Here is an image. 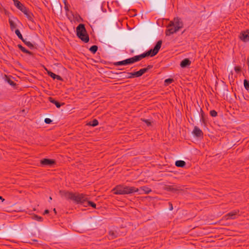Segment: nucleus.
<instances>
[{"label":"nucleus","instance_id":"1","mask_svg":"<svg viewBox=\"0 0 249 249\" xmlns=\"http://www.w3.org/2000/svg\"><path fill=\"white\" fill-rule=\"evenodd\" d=\"M61 197L67 200H71L76 204H84L88 200V196L84 194L78 192L72 193L65 190L59 191Z\"/></svg>","mask_w":249,"mask_h":249},{"label":"nucleus","instance_id":"2","mask_svg":"<svg viewBox=\"0 0 249 249\" xmlns=\"http://www.w3.org/2000/svg\"><path fill=\"white\" fill-rule=\"evenodd\" d=\"M161 44L162 41L159 40L157 42L153 49H151L146 53L124 60L125 65L131 64L136 62L139 61L146 56H150L152 57L155 56L159 52L161 47Z\"/></svg>","mask_w":249,"mask_h":249},{"label":"nucleus","instance_id":"3","mask_svg":"<svg viewBox=\"0 0 249 249\" xmlns=\"http://www.w3.org/2000/svg\"><path fill=\"white\" fill-rule=\"evenodd\" d=\"M183 27V24L181 19L178 18H175L168 25L167 29L165 31V35L167 36H169L178 31Z\"/></svg>","mask_w":249,"mask_h":249},{"label":"nucleus","instance_id":"4","mask_svg":"<svg viewBox=\"0 0 249 249\" xmlns=\"http://www.w3.org/2000/svg\"><path fill=\"white\" fill-rule=\"evenodd\" d=\"M115 195H128L138 192L139 189L134 187H130L124 185H117L112 191Z\"/></svg>","mask_w":249,"mask_h":249},{"label":"nucleus","instance_id":"5","mask_svg":"<svg viewBox=\"0 0 249 249\" xmlns=\"http://www.w3.org/2000/svg\"><path fill=\"white\" fill-rule=\"evenodd\" d=\"M76 35L83 41L87 43L89 41V37L87 33L85 25L80 24L76 28Z\"/></svg>","mask_w":249,"mask_h":249},{"label":"nucleus","instance_id":"6","mask_svg":"<svg viewBox=\"0 0 249 249\" xmlns=\"http://www.w3.org/2000/svg\"><path fill=\"white\" fill-rule=\"evenodd\" d=\"M8 21L12 31H14L16 28L17 26V22H19V20L15 17L10 18Z\"/></svg>","mask_w":249,"mask_h":249},{"label":"nucleus","instance_id":"7","mask_svg":"<svg viewBox=\"0 0 249 249\" xmlns=\"http://www.w3.org/2000/svg\"><path fill=\"white\" fill-rule=\"evenodd\" d=\"M55 160L53 159H43L40 160V164L42 166H51L54 164Z\"/></svg>","mask_w":249,"mask_h":249},{"label":"nucleus","instance_id":"8","mask_svg":"<svg viewBox=\"0 0 249 249\" xmlns=\"http://www.w3.org/2000/svg\"><path fill=\"white\" fill-rule=\"evenodd\" d=\"M22 12L24 13V14L26 16V18L29 21L33 23L34 22V15L33 13L29 10L28 9L26 8L25 10H24Z\"/></svg>","mask_w":249,"mask_h":249},{"label":"nucleus","instance_id":"9","mask_svg":"<svg viewBox=\"0 0 249 249\" xmlns=\"http://www.w3.org/2000/svg\"><path fill=\"white\" fill-rule=\"evenodd\" d=\"M239 213L238 210L232 211L225 215L226 219L227 220L230 219H234L236 218V216Z\"/></svg>","mask_w":249,"mask_h":249},{"label":"nucleus","instance_id":"10","mask_svg":"<svg viewBox=\"0 0 249 249\" xmlns=\"http://www.w3.org/2000/svg\"><path fill=\"white\" fill-rule=\"evenodd\" d=\"M240 38L244 42L249 40V31L242 32L240 33Z\"/></svg>","mask_w":249,"mask_h":249},{"label":"nucleus","instance_id":"11","mask_svg":"<svg viewBox=\"0 0 249 249\" xmlns=\"http://www.w3.org/2000/svg\"><path fill=\"white\" fill-rule=\"evenodd\" d=\"M45 70L47 72V74L50 76H51L52 78H53V79H56L59 81L63 80L62 78L60 76L54 74V73L52 72V71H48L47 69H45Z\"/></svg>","mask_w":249,"mask_h":249},{"label":"nucleus","instance_id":"12","mask_svg":"<svg viewBox=\"0 0 249 249\" xmlns=\"http://www.w3.org/2000/svg\"><path fill=\"white\" fill-rule=\"evenodd\" d=\"M14 2L15 5L17 8L22 12L26 8L18 0H13Z\"/></svg>","mask_w":249,"mask_h":249},{"label":"nucleus","instance_id":"13","mask_svg":"<svg viewBox=\"0 0 249 249\" xmlns=\"http://www.w3.org/2000/svg\"><path fill=\"white\" fill-rule=\"evenodd\" d=\"M191 64V61L188 58L183 59L180 64L181 68H186L189 66Z\"/></svg>","mask_w":249,"mask_h":249},{"label":"nucleus","instance_id":"14","mask_svg":"<svg viewBox=\"0 0 249 249\" xmlns=\"http://www.w3.org/2000/svg\"><path fill=\"white\" fill-rule=\"evenodd\" d=\"M193 133L197 137L202 136L203 132L197 126H196L193 130Z\"/></svg>","mask_w":249,"mask_h":249},{"label":"nucleus","instance_id":"15","mask_svg":"<svg viewBox=\"0 0 249 249\" xmlns=\"http://www.w3.org/2000/svg\"><path fill=\"white\" fill-rule=\"evenodd\" d=\"M175 165L177 167H183L186 165V162L183 160H177L175 162Z\"/></svg>","mask_w":249,"mask_h":249},{"label":"nucleus","instance_id":"16","mask_svg":"<svg viewBox=\"0 0 249 249\" xmlns=\"http://www.w3.org/2000/svg\"><path fill=\"white\" fill-rule=\"evenodd\" d=\"M18 48L23 53L29 54V55H32V53L26 50L24 47H23L21 45L18 44Z\"/></svg>","mask_w":249,"mask_h":249},{"label":"nucleus","instance_id":"17","mask_svg":"<svg viewBox=\"0 0 249 249\" xmlns=\"http://www.w3.org/2000/svg\"><path fill=\"white\" fill-rule=\"evenodd\" d=\"M49 100L51 103L54 104L57 108H59L61 106V104L59 102L55 100L52 97H49Z\"/></svg>","mask_w":249,"mask_h":249},{"label":"nucleus","instance_id":"18","mask_svg":"<svg viewBox=\"0 0 249 249\" xmlns=\"http://www.w3.org/2000/svg\"><path fill=\"white\" fill-rule=\"evenodd\" d=\"M136 77H139L141 76L142 74L145 73V70H143L142 69L140 70L139 71L134 72Z\"/></svg>","mask_w":249,"mask_h":249},{"label":"nucleus","instance_id":"19","mask_svg":"<svg viewBox=\"0 0 249 249\" xmlns=\"http://www.w3.org/2000/svg\"><path fill=\"white\" fill-rule=\"evenodd\" d=\"M140 189L142 191H143L145 194H149L151 191V189L146 186H142L140 188Z\"/></svg>","mask_w":249,"mask_h":249},{"label":"nucleus","instance_id":"20","mask_svg":"<svg viewBox=\"0 0 249 249\" xmlns=\"http://www.w3.org/2000/svg\"><path fill=\"white\" fill-rule=\"evenodd\" d=\"M98 124V121L96 119H94L91 121L89 122L87 125L92 126H96Z\"/></svg>","mask_w":249,"mask_h":249},{"label":"nucleus","instance_id":"21","mask_svg":"<svg viewBox=\"0 0 249 249\" xmlns=\"http://www.w3.org/2000/svg\"><path fill=\"white\" fill-rule=\"evenodd\" d=\"M109 236L110 239H114V238L117 237V233L116 232L113 231H109Z\"/></svg>","mask_w":249,"mask_h":249},{"label":"nucleus","instance_id":"22","mask_svg":"<svg viewBox=\"0 0 249 249\" xmlns=\"http://www.w3.org/2000/svg\"><path fill=\"white\" fill-rule=\"evenodd\" d=\"M5 81H7L11 86H15L16 85V83L12 80L9 77L5 75Z\"/></svg>","mask_w":249,"mask_h":249},{"label":"nucleus","instance_id":"23","mask_svg":"<svg viewBox=\"0 0 249 249\" xmlns=\"http://www.w3.org/2000/svg\"><path fill=\"white\" fill-rule=\"evenodd\" d=\"M180 190L181 189L179 187H174V186H169L168 188V190L171 191L172 192H175Z\"/></svg>","mask_w":249,"mask_h":249},{"label":"nucleus","instance_id":"24","mask_svg":"<svg viewBox=\"0 0 249 249\" xmlns=\"http://www.w3.org/2000/svg\"><path fill=\"white\" fill-rule=\"evenodd\" d=\"M22 41L25 43V44H26L30 49H32L34 48V45L31 42L26 41L24 39H23V40H22Z\"/></svg>","mask_w":249,"mask_h":249},{"label":"nucleus","instance_id":"25","mask_svg":"<svg viewBox=\"0 0 249 249\" xmlns=\"http://www.w3.org/2000/svg\"><path fill=\"white\" fill-rule=\"evenodd\" d=\"M98 50V47L96 45H93L89 48V51L93 53H95Z\"/></svg>","mask_w":249,"mask_h":249},{"label":"nucleus","instance_id":"26","mask_svg":"<svg viewBox=\"0 0 249 249\" xmlns=\"http://www.w3.org/2000/svg\"><path fill=\"white\" fill-rule=\"evenodd\" d=\"M15 34L19 39H20L21 40H23L24 38H23V36L18 29H16L15 30Z\"/></svg>","mask_w":249,"mask_h":249},{"label":"nucleus","instance_id":"27","mask_svg":"<svg viewBox=\"0 0 249 249\" xmlns=\"http://www.w3.org/2000/svg\"><path fill=\"white\" fill-rule=\"evenodd\" d=\"M127 74L126 76H125V77L127 78H132L135 77V72H127L126 73Z\"/></svg>","mask_w":249,"mask_h":249},{"label":"nucleus","instance_id":"28","mask_svg":"<svg viewBox=\"0 0 249 249\" xmlns=\"http://www.w3.org/2000/svg\"><path fill=\"white\" fill-rule=\"evenodd\" d=\"M244 85L245 88L247 90H249V81L245 79L244 81Z\"/></svg>","mask_w":249,"mask_h":249},{"label":"nucleus","instance_id":"29","mask_svg":"<svg viewBox=\"0 0 249 249\" xmlns=\"http://www.w3.org/2000/svg\"><path fill=\"white\" fill-rule=\"evenodd\" d=\"M141 120L144 122L146 125L148 126H149L151 125V121L150 120H149V119H141Z\"/></svg>","mask_w":249,"mask_h":249},{"label":"nucleus","instance_id":"30","mask_svg":"<svg viewBox=\"0 0 249 249\" xmlns=\"http://www.w3.org/2000/svg\"><path fill=\"white\" fill-rule=\"evenodd\" d=\"M32 217L33 219L38 221H42L43 220V218L42 217L38 216L37 215H34Z\"/></svg>","mask_w":249,"mask_h":249},{"label":"nucleus","instance_id":"31","mask_svg":"<svg viewBox=\"0 0 249 249\" xmlns=\"http://www.w3.org/2000/svg\"><path fill=\"white\" fill-rule=\"evenodd\" d=\"M114 65L115 66H118L120 65H125L124 60L121 61H118L115 62L114 63Z\"/></svg>","mask_w":249,"mask_h":249},{"label":"nucleus","instance_id":"32","mask_svg":"<svg viewBox=\"0 0 249 249\" xmlns=\"http://www.w3.org/2000/svg\"><path fill=\"white\" fill-rule=\"evenodd\" d=\"M173 81H174V80L171 78L166 79L164 81V84L166 86H167V85L170 84L171 83H172L173 82Z\"/></svg>","mask_w":249,"mask_h":249},{"label":"nucleus","instance_id":"33","mask_svg":"<svg viewBox=\"0 0 249 249\" xmlns=\"http://www.w3.org/2000/svg\"><path fill=\"white\" fill-rule=\"evenodd\" d=\"M86 203H87V204H88L89 206H91V207H93V208H96V204H95V203H94V202H92V201H89V200H88L86 201Z\"/></svg>","mask_w":249,"mask_h":249},{"label":"nucleus","instance_id":"34","mask_svg":"<svg viewBox=\"0 0 249 249\" xmlns=\"http://www.w3.org/2000/svg\"><path fill=\"white\" fill-rule=\"evenodd\" d=\"M210 113L212 117H216L217 115V112L214 110H211Z\"/></svg>","mask_w":249,"mask_h":249},{"label":"nucleus","instance_id":"35","mask_svg":"<svg viewBox=\"0 0 249 249\" xmlns=\"http://www.w3.org/2000/svg\"><path fill=\"white\" fill-rule=\"evenodd\" d=\"M234 70L236 71V72L239 73L240 72L241 69V67L239 66H236L234 68Z\"/></svg>","mask_w":249,"mask_h":249},{"label":"nucleus","instance_id":"36","mask_svg":"<svg viewBox=\"0 0 249 249\" xmlns=\"http://www.w3.org/2000/svg\"><path fill=\"white\" fill-rule=\"evenodd\" d=\"M153 68V65H148L146 68H143V70H145V72H147L149 70Z\"/></svg>","mask_w":249,"mask_h":249},{"label":"nucleus","instance_id":"37","mask_svg":"<svg viewBox=\"0 0 249 249\" xmlns=\"http://www.w3.org/2000/svg\"><path fill=\"white\" fill-rule=\"evenodd\" d=\"M44 122L47 124H50L52 123V121L49 118L45 119Z\"/></svg>","mask_w":249,"mask_h":249},{"label":"nucleus","instance_id":"38","mask_svg":"<svg viewBox=\"0 0 249 249\" xmlns=\"http://www.w3.org/2000/svg\"><path fill=\"white\" fill-rule=\"evenodd\" d=\"M169 205L170 206L169 210L170 211H172L173 209V207L172 204L171 202H169Z\"/></svg>","mask_w":249,"mask_h":249},{"label":"nucleus","instance_id":"39","mask_svg":"<svg viewBox=\"0 0 249 249\" xmlns=\"http://www.w3.org/2000/svg\"><path fill=\"white\" fill-rule=\"evenodd\" d=\"M200 111H201V117L202 119L203 118L204 112H203V110H202V109H200Z\"/></svg>","mask_w":249,"mask_h":249},{"label":"nucleus","instance_id":"40","mask_svg":"<svg viewBox=\"0 0 249 249\" xmlns=\"http://www.w3.org/2000/svg\"><path fill=\"white\" fill-rule=\"evenodd\" d=\"M49 213V211L48 210H46L44 212V214H47Z\"/></svg>","mask_w":249,"mask_h":249},{"label":"nucleus","instance_id":"41","mask_svg":"<svg viewBox=\"0 0 249 249\" xmlns=\"http://www.w3.org/2000/svg\"><path fill=\"white\" fill-rule=\"evenodd\" d=\"M65 9L66 11L69 10L68 7L66 5H65Z\"/></svg>","mask_w":249,"mask_h":249},{"label":"nucleus","instance_id":"42","mask_svg":"<svg viewBox=\"0 0 249 249\" xmlns=\"http://www.w3.org/2000/svg\"><path fill=\"white\" fill-rule=\"evenodd\" d=\"M0 199H1L2 200V201H3L4 200V199L1 196H0Z\"/></svg>","mask_w":249,"mask_h":249},{"label":"nucleus","instance_id":"43","mask_svg":"<svg viewBox=\"0 0 249 249\" xmlns=\"http://www.w3.org/2000/svg\"><path fill=\"white\" fill-rule=\"evenodd\" d=\"M53 211L54 212V213H56V210H55V208H54V209H53Z\"/></svg>","mask_w":249,"mask_h":249},{"label":"nucleus","instance_id":"44","mask_svg":"<svg viewBox=\"0 0 249 249\" xmlns=\"http://www.w3.org/2000/svg\"><path fill=\"white\" fill-rule=\"evenodd\" d=\"M49 199H50V200H52V197H51V196H50V197H49Z\"/></svg>","mask_w":249,"mask_h":249}]
</instances>
